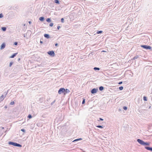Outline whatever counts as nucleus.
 Returning a JSON list of instances; mask_svg holds the SVG:
<instances>
[{"instance_id":"9b49d317","label":"nucleus","mask_w":152,"mask_h":152,"mask_svg":"<svg viewBox=\"0 0 152 152\" xmlns=\"http://www.w3.org/2000/svg\"><path fill=\"white\" fill-rule=\"evenodd\" d=\"M15 142H13L11 141H9L8 142V144L10 145H12L15 146Z\"/></svg>"},{"instance_id":"4468645a","label":"nucleus","mask_w":152,"mask_h":152,"mask_svg":"<svg viewBox=\"0 0 152 152\" xmlns=\"http://www.w3.org/2000/svg\"><path fill=\"white\" fill-rule=\"evenodd\" d=\"M45 19V18L44 17H41L39 18V20L41 21H43Z\"/></svg>"},{"instance_id":"6ab92c4d","label":"nucleus","mask_w":152,"mask_h":152,"mask_svg":"<svg viewBox=\"0 0 152 152\" xmlns=\"http://www.w3.org/2000/svg\"><path fill=\"white\" fill-rule=\"evenodd\" d=\"M1 29L4 31H5L6 30L7 28L5 27H2L1 28Z\"/></svg>"},{"instance_id":"ea45409f","label":"nucleus","mask_w":152,"mask_h":152,"mask_svg":"<svg viewBox=\"0 0 152 152\" xmlns=\"http://www.w3.org/2000/svg\"><path fill=\"white\" fill-rule=\"evenodd\" d=\"M18 42H15L14 43V45H18Z\"/></svg>"},{"instance_id":"37998d69","label":"nucleus","mask_w":152,"mask_h":152,"mask_svg":"<svg viewBox=\"0 0 152 152\" xmlns=\"http://www.w3.org/2000/svg\"><path fill=\"white\" fill-rule=\"evenodd\" d=\"M122 83V81H121V82H120L119 83H118V84H121Z\"/></svg>"},{"instance_id":"f8f14e48","label":"nucleus","mask_w":152,"mask_h":152,"mask_svg":"<svg viewBox=\"0 0 152 152\" xmlns=\"http://www.w3.org/2000/svg\"><path fill=\"white\" fill-rule=\"evenodd\" d=\"M18 53H15L10 56V58H13L15 57L17 54Z\"/></svg>"},{"instance_id":"39448f33","label":"nucleus","mask_w":152,"mask_h":152,"mask_svg":"<svg viewBox=\"0 0 152 152\" xmlns=\"http://www.w3.org/2000/svg\"><path fill=\"white\" fill-rule=\"evenodd\" d=\"M137 142L140 144L142 145H143L144 142L143 140L139 139H137Z\"/></svg>"},{"instance_id":"f704fd0d","label":"nucleus","mask_w":152,"mask_h":152,"mask_svg":"<svg viewBox=\"0 0 152 152\" xmlns=\"http://www.w3.org/2000/svg\"><path fill=\"white\" fill-rule=\"evenodd\" d=\"M15 104V102L14 101L11 102L10 103V104H11V105H13V104Z\"/></svg>"},{"instance_id":"aec40b11","label":"nucleus","mask_w":152,"mask_h":152,"mask_svg":"<svg viewBox=\"0 0 152 152\" xmlns=\"http://www.w3.org/2000/svg\"><path fill=\"white\" fill-rule=\"evenodd\" d=\"M4 96L3 95H2L0 97V100L2 101L4 99Z\"/></svg>"},{"instance_id":"58836bf2","label":"nucleus","mask_w":152,"mask_h":152,"mask_svg":"<svg viewBox=\"0 0 152 152\" xmlns=\"http://www.w3.org/2000/svg\"><path fill=\"white\" fill-rule=\"evenodd\" d=\"M21 131L23 132H26L25 130L24 129H21Z\"/></svg>"},{"instance_id":"393cba45","label":"nucleus","mask_w":152,"mask_h":152,"mask_svg":"<svg viewBox=\"0 0 152 152\" xmlns=\"http://www.w3.org/2000/svg\"><path fill=\"white\" fill-rule=\"evenodd\" d=\"M103 31H97L96 32V33L97 34H101L102 33Z\"/></svg>"},{"instance_id":"dca6fc26","label":"nucleus","mask_w":152,"mask_h":152,"mask_svg":"<svg viewBox=\"0 0 152 152\" xmlns=\"http://www.w3.org/2000/svg\"><path fill=\"white\" fill-rule=\"evenodd\" d=\"M149 143L147 142H144L143 145L146 146V145H149Z\"/></svg>"},{"instance_id":"c9c22d12","label":"nucleus","mask_w":152,"mask_h":152,"mask_svg":"<svg viewBox=\"0 0 152 152\" xmlns=\"http://www.w3.org/2000/svg\"><path fill=\"white\" fill-rule=\"evenodd\" d=\"M56 102V100H55L53 101L51 103V105H52L55 102Z\"/></svg>"},{"instance_id":"20e7f679","label":"nucleus","mask_w":152,"mask_h":152,"mask_svg":"<svg viewBox=\"0 0 152 152\" xmlns=\"http://www.w3.org/2000/svg\"><path fill=\"white\" fill-rule=\"evenodd\" d=\"M98 90L97 88H94L91 90V93L92 94H94L97 93Z\"/></svg>"},{"instance_id":"9d476101","label":"nucleus","mask_w":152,"mask_h":152,"mask_svg":"<svg viewBox=\"0 0 152 152\" xmlns=\"http://www.w3.org/2000/svg\"><path fill=\"white\" fill-rule=\"evenodd\" d=\"M44 36L45 38H46L48 39L50 38V36L49 34H44Z\"/></svg>"},{"instance_id":"f3484780","label":"nucleus","mask_w":152,"mask_h":152,"mask_svg":"<svg viewBox=\"0 0 152 152\" xmlns=\"http://www.w3.org/2000/svg\"><path fill=\"white\" fill-rule=\"evenodd\" d=\"M99 89L100 91H102L104 90V87L102 86H100L99 87Z\"/></svg>"},{"instance_id":"4c0bfd02","label":"nucleus","mask_w":152,"mask_h":152,"mask_svg":"<svg viewBox=\"0 0 152 152\" xmlns=\"http://www.w3.org/2000/svg\"><path fill=\"white\" fill-rule=\"evenodd\" d=\"M42 40H43V39H40V43L41 44H42L43 43V42Z\"/></svg>"},{"instance_id":"473e14b6","label":"nucleus","mask_w":152,"mask_h":152,"mask_svg":"<svg viewBox=\"0 0 152 152\" xmlns=\"http://www.w3.org/2000/svg\"><path fill=\"white\" fill-rule=\"evenodd\" d=\"M53 23H50V24H49V26L50 27H52L53 26Z\"/></svg>"},{"instance_id":"09e8293b","label":"nucleus","mask_w":152,"mask_h":152,"mask_svg":"<svg viewBox=\"0 0 152 152\" xmlns=\"http://www.w3.org/2000/svg\"><path fill=\"white\" fill-rule=\"evenodd\" d=\"M151 108V106H149V107H148V108L149 109H150Z\"/></svg>"},{"instance_id":"a18cd8bd","label":"nucleus","mask_w":152,"mask_h":152,"mask_svg":"<svg viewBox=\"0 0 152 152\" xmlns=\"http://www.w3.org/2000/svg\"><path fill=\"white\" fill-rule=\"evenodd\" d=\"M55 46L56 47L57 46H58V44L57 43H56L55 44Z\"/></svg>"},{"instance_id":"c03bdc74","label":"nucleus","mask_w":152,"mask_h":152,"mask_svg":"<svg viewBox=\"0 0 152 152\" xmlns=\"http://www.w3.org/2000/svg\"><path fill=\"white\" fill-rule=\"evenodd\" d=\"M23 35L24 37H25L26 36V34H23Z\"/></svg>"},{"instance_id":"c756f323","label":"nucleus","mask_w":152,"mask_h":152,"mask_svg":"<svg viewBox=\"0 0 152 152\" xmlns=\"http://www.w3.org/2000/svg\"><path fill=\"white\" fill-rule=\"evenodd\" d=\"M123 108L124 110H127V107L126 106H124L123 107Z\"/></svg>"},{"instance_id":"412c9836","label":"nucleus","mask_w":152,"mask_h":152,"mask_svg":"<svg viewBox=\"0 0 152 152\" xmlns=\"http://www.w3.org/2000/svg\"><path fill=\"white\" fill-rule=\"evenodd\" d=\"M82 140V138H78V139H75V140H73L72 142H76V141H78L79 140Z\"/></svg>"},{"instance_id":"a211bd4d","label":"nucleus","mask_w":152,"mask_h":152,"mask_svg":"<svg viewBox=\"0 0 152 152\" xmlns=\"http://www.w3.org/2000/svg\"><path fill=\"white\" fill-rule=\"evenodd\" d=\"M54 2L58 4H60V1L59 0H54Z\"/></svg>"},{"instance_id":"c85d7f7f","label":"nucleus","mask_w":152,"mask_h":152,"mask_svg":"<svg viewBox=\"0 0 152 152\" xmlns=\"http://www.w3.org/2000/svg\"><path fill=\"white\" fill-rule=\"evenodd\" d=\"M124 88L123 86H121L119 87V89L120 90H122Z\"/></svg>"},{"instance_id":"1a4fd4ad","label":"nucleus","mask_w":152,"mask_h":152,"mask_svg":"<svg viewBox=\"0 0 152 152\" xmlns=\"http://www.w3.org/2000/svg\"><path fill=\"white\" fill-rule=\"evenodd\" d=\"M44 100L45 99L43 97H42L39 98V101L40 103H42L44 101Z\"/></svg>"},{"instance_id":"6e6552de","label":"nucleus","mask_w":152,"mask_h":152,"mask_svg":"<svg viewBox=\"0 0 152 152\" xmlns=\"http://www.w3.org/2000/svg\"><path fill=\"white\" fill-rule=\"evenodd\" d=\"M145 148L147 150L151 151L152 152V147H145Z\"/></svg>"},{"instance_id":"3c124183","label":"nucleus","mask_w":152,"mask_h":152,"mask_svg":"<svg viewBox=\"0 0 152 152\" xmlns=\"http://www.w3.org/2000/svg\"><path fill=\"white\" fill-rule=\"evenodd\" d=\"M20 60V58H19L18 59V60L19 61Z\"/></svg>"},{"instance_id":"7ed1b4c3","label":"nucleus","mask_w":152,"mask_h":152,"mask_svg":"<svg viewBox=\"0 0 152 152\" xmlns=\"http://www.w3.org/2000/svg\"><path fill=\"white\" fill-rule=\"evenodd\" d=\"M48 53L50 56L52 57L54 56L55 55V53L53 50H51V51H48Z\"/></svg>"},{"instance_id":"79ce46f5","label":"nucleus","mask_w":152,"mask_h":152,"mask_svg":"<svg viewBox=\"0 0 152 152\" xmlns=\"http://www.w3.org/2000/svg\"><path fill=\"white\" fill-rule=\"evenodd\" d=\"M99 120L100 121H103V119L101 118H99Z\"/></svg>"},{"instance_id":"5701e85b","label":"nucleus","mask_w":152,"mask_h":152,"mask_svg":"<svg viewBox=\"0 0 152 152\" xmlns=\"http://www.w3.org/2000/svg\"><path fill=\"white\" fill-rule=\"evenodd\" d=\"M46 21L48 22H50L51 21V20L50 18H48L46 19Z\"/></svg>"},{"instance_id":"72a5a7b5","label":"nucleus","mask_w":152,"mask_h":152,"mask_svg":"<svg viewBox=\"0 0 152 152\" xmlns=\"http://www.w3.org/2000/svg\"><path fill=\"white\" fill-rule=\"evenodd\" d=\"M8 91L9 90H8L6 92H5V94H4V97H5L7 95V94L8 92Z\"/></svg>"},{"instance_id":"bb28decb","label":"nucleus","mask_w":152,"mask_h":152,"mask_svg":"<svg viewBox=\"0 0 152 152\" xmlns=\"http://www.w3.org/2000/svg\"><path fill=\"white\" fill-rule=\"evenodd\" d=\"M27 117L29 119H31L32 118V116L31 114H29L28 115Z\"/></svg>"},{"instance_id":"ddd939ff","label":"nucleus","mask_w":152,"mask_h":152,"mask_svg":"<svg viewBox=\"0 0 152 152\" xmlns=\"http://www.w3.org/2000/svg\"><path fill=\"white\" fill-rule=\"evenodd\" d=\"M15 146L21 147H22V145L19 143L15 142Z\"/></svg>"},{"instance_id":"b1692460","label":"nucleus","mask_w":152,"mask_h":152,"mask_svg":"<svg viewBox=\"0 0 152 152\" xmlns=\"http://www.w3.org/2000/svg\"><path fill=\"white\" fill-rule=\"evenodd\" d=\"M96 127L100 128H103V126H101V125H98L96 126Z\"/></svg>"},{"instance_id":"de8ad7c7","label":"nucleus","mask_w":152,"mask_h":152,"mask_svg":"<svg viewBox=\"0 0 152 152\" xmlns=\"http://www.w3.org/2000/svg\"><path fill=\"white\" fill-rule=\"evenodd\" d=\"M4 108L5 109H6L7 108V106L6 105H5L4 106Z\"/></svg>"},{"instance_id":"e433bc0d","label":"nucleus","mask_w":152,"mask_h":152,"mask_svg":"<svg viewBox=\"0 0 152 152\" xmlns=\"http://www.w3.org/2000/svg\"><path fill=\"white\" fill-rule=\"evenodd\" d=\"M61 21L62 23H63L64 22V19L62 18L61 19Z\"/></svg>"},{"instance_id":"423d86ee","label":"nucleus","mask_w":152,"mask_h":152,"mask_svg":"<svg viewBox=\"0 0 152 152\" xmlns=\"http://www.w3.org/2000/svg\"><path fill=\"white\" fill-rule=\"evenodd\" d=\"M5 46H6L5 43H3L0 46V49L1 50L5 48Z\"/></svg>"},{"instance_id":"a19ab883","label":"nucleus","mask_w":152,"mask_h":152,"mask_svg":"<svg viewBox=\"0 0 152 152\" xmlns=\"http://www.w3.org/2000/svg\"><path fill=\"white\" fill-rule=\"evenodd\" d=\"M60 28H61V27L60 26H58L57 27V29L58 30Z\"/></svg>"},{"instance_id":"a878e982","label":"nucleus","mask_w":152,"mask_h":152,"mask_svg":"<svg viewBox=\"0 0 152 152\" xmlns=\"http://www.w3.org/2000/svg\"><path fill=\"white\" fill-rule=\"evenodd\" d=\"M143 99L145 101H147V98L146 96H144L143 97Z\"/></svg>"},{"instance_id":"49530a36","label":"nucleus","mask_w":152,"mask_h":152,"mask_svg":"<svg viewBox=\"0 0 152 152\" xmlns=\"http://www.w3.org/2000/svg\"><path fill=\"white\" fill-rule=\"evenodd\" d=\"M93 55V54L92 53H90L89 55Z\"/></svg>"},{"instance_id":"f257e3e1","label":"nucleus","mask_w":152,"mask_h":152,"mask_svg":"<svg viewBox=\"0 0 152 152\" xmlns=\"http://www.w3.org/2000/svg\"><path fill=\"white\" fill-rule=\"evenodd\" d=\"M140 47L146 50H151L152 49V48L151 46L146 45H141Z\"/></svg>"},{"instance_id":"8fccbe9b","label":"nucleus","mask_w":152,"mask_h":152,"mask_svg":"<svg viewBox=\"0 0 152 152\" xmlns=\"http://www.w3.org/2000/svg\"><path fill=\"white\" fill-rule=\"evenodd\" d=\"M28 23H29V24H31V21H29L28 22Z\"/></svg>"},{"instance_id":"2eb2a0df","label":"nucleus","mask_w":152,"mask_h":152,"mask_svg":"<svg viewBox=\"0 0 152 152\" xmlns=\"http://www.w3.org/2000/svg\"><path fill=\"white\" fill-rule=\"evenodd\" d=\"M70 92V91L68 89H65V91L64 92V94L67 93H68Z\"/></svg>"},{"instance_id":"f03ea898","label":"nucleus","mask_w":152,"mask_h":152,"mask_svg":"<svg viewBox=\"0 0 152 152\" xmlns=\"http://www.w3.org/2000/svg\"><path fill=\"white\" fill-rule=\"evenodd\" d=\"M65 91V89L64 88H61L59 89L58 91V93L59 94H61L62 93H64V92Z\"/></svg>"},{"instance_id":"2f4dec72","label":"nucleus","mask_w":152,"mask_h":152,"mask_svg":"<svg viewBox=\"0 0 152 152\" xmlns=\"http://www.w3.org/2000/svg\"><path fill=\"white\" fill-rule=\"evenodd\" d=\"M3 15L2 13L0 14V18H3Z\"/></svg>"},{"instance_id":"4be33fe9","label":"nucleus","mask_w":152,"mask_h":152,"mask_svg":"<svg viewBox=\"0 0 152 152\" xmlns=\"http://www.w3.org/2000/svg\"><path fill=\"white\" fill-rule=\"evenodd\" d=\"M94 69L95 71L99 70H100V68L99 67H95L94 68Z\"/></svg>"},{"instance_id":"cd10ccee","label":"nucleus","mask_w":152,"mask_h":152,"mask_svg":"<svg viewBox=\"0 0 152 152\" xmlns=\"http://www.w3.org/2000/svg\"><path fill=\"white\" fill-rule=\"evenodd\" d=\"M13 62L12 61L10 62L9 64V67H11L12 65L13 64Z\"/></svg>"},{"instance_id":"0eeeda50","label":"nucleus","mask_w":152,"mask_h":152,"mask_svg":"<svg viewBox=\"0 0 152 152\" xmlns=\"http://www.w3.org/2000/svg\"><path fill=\"white\" fill-rule=\"evenodd\" d=\"M140 56H141L140 55H136L134 56L133 58L132 59V60H135V59H137L138 58H139Z\"/></svg>"},{"instance_id":"7c9ffc66","label":"nucleus","mask_w":152,"mask_h":152,"mask_svg":"<svg viewBox=\"0 0 152 152\" xmlns=\"http://www.w3.org/2000/svg\"><path fill=\"white\" fill-rule=\"evenodd\" d=\"M85 99H83V100L82 102V104H84L85 103Z\"/></svg>"},{"instance_id":"603ef678","label":"nucleus","mask_w":152,"mask_h":152,"mask_svg":"<svg viewBox=\"0 0 152 152\" xmlns=\"http://www.w3.org/2000/svg\"><path fill=\"white\" fill-rule=\"evenodd\" d=\"M1 128L3 129H4V127H1Z\"/></svg>"},{"instance_id":"864d4df0","label":"nucleus","mask_w":152,"mask_h":152,"mask_svg":"<svg viewBox=\"0 0 152 152\" xmlns=\"http://www.w3.org/2000/svg\"><path fill=\"white\" fill-rule=\"evenodd\" d=\"M102 52H105V51L104 50H103Z\"/></svg>"}]
</instances>
